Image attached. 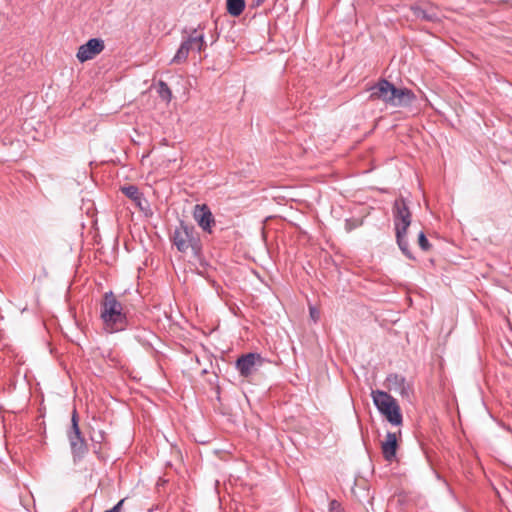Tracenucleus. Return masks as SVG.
<instances>
[{
  "instance_id": "f257e3e1",
  "label": "nucleus",
  "mask_w": 512,
  "mask_h": 512,
  "mask_svg": "<svg viewBox=\"0 0 512 512\" xmlns=\"http://www.w3.org/2000/svg\"><path fill=\"white\" fill-rule=\"evenodd\" d=\"M100 319L108 333L124 331L130 326L127 313L123 305L117 300L112 291L106 292L100 304Z\"/></svg>"
},
{
  "instance_id": "f03ea898",
  "label": "nucleus",
  "mask_w": 512,
  "mask_h": 512,
  "mask_svg": "<svg viewBox=\"0 0 512 512\" xmlns=\"http://www.w3.org/2000/svg\"><path fill=\"white\" fill-rule=\"evenodd\" d=\"M393 222L395 227L396 242L402 253L411 260H415L407 239V230L411 225L412 213L403 196L395 199L392 207Z\"/></svg>"
},
{
  "instance_id": "7ed1b4c3",
  "label": "nucleus",
  "mask_w": 512,
  "mask_h": 512,
  "mask_svg": "<svg viewBox=\"0 0 512 512\" xmlns=\"http://www.w3.org/2000/svg\"><path fill=\"white\" fill-rule=\"evenodd\" d=\"M173 245L181 253L190 251L192 255L199 258L202 254V242L195 227L184 221H180L170 236Z\"/></svg>"
},
{
  "instance_id": "20e7f679",
  "label": "nucleus",
  "mask_w": 512,
  "mask_h": 512,
  "mask_svg": "<svg viewBox=\"0 0 512 512\" xmlns=\"http://www.w3.org/2000/svg\"><path fill=\"white\" fill-rule=\"evenodd\" d=\"M371 396L374 405L389 423L395 426L402 424L401 409L395 398L382 390L372 391Z\"/></svg>"
},
{
  "instance_id": "39448f33",
  "label": "nucleus",
  "mask_w": 512,
  "mask_h": 512,
  "mask_svg": "<svg viewBox=\"0 0 512 512\" xmlns=\"http://www.w3.org/2000/svg\"><path fill=\"white\" fill-rule=\"evenodd\" d=\"M264 363V359L258 353H247L236 361V368L242 377H249L255 373Z\"/></svg>"
},
{
  "instance_id": "423d86ee",
  "label": "nucleus",
  "mask_w": 512,
  "mask_h": 512,
  "mask_svg": "<svg viewBox=\"0 0 512 512\" xmlns=\"http://www.w3.org/2000/svg\"><path fill=\"white\" fill-rule=\"evenodd\" d=\"M410 10L416 19L431 23H439L441 21L438 7L430 1L424 2L422 5L413 4L410 6Z\"/></svg>"
},
{
  "instance_id": "0eeeda50",
  "label": "nucleus",
  "mask_w": 512,
  "mask_h": 512,
  "mask_svg": "<svg viewBox=\"0 0 512 512\" xmlns=\"http://www.w3.org/2000/svg\"><path fill=\"white\" fill-rule=\"evenodd\" d=\"M105 48L104 41L99 38H91L85 44L78 48L76 57L80 62L93 59L100 54Z\"/></svg>"
},
{
  "instance_id": "6e6552de",
  "label": "nucleus",
  "mask_w": 512,
  "mask_h": 512,
  "mask_svg": "<svg viewBox=\"0 0 512 512\" xmlns=\"http://www.w3.org/2000/svg\"><path fill=\"white\" fill-rule=\"evenodd\" d=\"M193 217L204 232L212 234L215 218L206 204H197L194 207Z\"/></svg>"
},
{
  "instance_id": "1a4fd4ad",
  "label": "nucleus",
  "mask_w": 512,
  "mask_h": 512,
  "mask_svg": "<svg viewBox=\"0 0 512 512\" xmlns=\"http://www.w3.org/2000/svg\"><path fill=\"white\" fill-rule=\"evenodd\" d=\"M120 191L134 202L136 207L145 212L149 210V203L136 185L122 186Z\"/></svg>"
},
{
  "instance_id": "9d476101",
  "label": "nucleus",
  "mask_w": 512,
  "mask_h": 512,
  "mask_svg": "<svg viewBox=\"0 0 512 512\" xmlns=\"http://www.w3.org/2000/svg\"><path fill=\"white\" fill-rule=\"evenodd\" d=\"M392 83L385 78L379 79L373 86L369 88L371 101L380 100L387 105L389 91Z\"/></svg>"
},
{
  "instance_id": "9b49d317",
  "label": "nucleus",
  "mask_w": 512,
  "mask_h": 512,
  "mask_svg": "<svg viewBox=\"0 0 512 512\" xmlns=\"http://www.w3.org/2000/svg\"><path fill=\"white\" fill-rule=\"evenodd\" d=\"M398 449L397 437L393 432H388L386 440L382 442L381 450L383 457L386 461L392 462L396 458V452Z\"/></svg>"
},
{
  "instance_id": "f8f14e48",
  "label": "nucleus",
  "mask_w": 512,
  "mask_h": 512,
  "mask_svg": "<svg viewBox=\"0 0 512 512\" xmlns=\"http://www.w3.org/2000/svg\"><path fill=\"white\" fill-rule=\"evenodd\" d=\"M387 382L391 389L399 392L403 397H409L411 386L407 383L404 376L399 374H390L387 377Z\"/></svg>"
},
{
  "instance_id": "ddd939ff",
  "label": "nucleus",
  "mask_w": 512,
  "mask_h": 512,
  "mask_svg": "<svg viewBox=\"0 0 512 512\" xmlns=\"http://www.w3.org/2000/svg\"><path fill=\"white\" fill-rule=\"evenodd\" d=\"M74 461L80 460L88 452L87 443L83 435L68 438Z\"/></svg>"
},
{
  "instance_id": "4468645a",
  "label": "nucleus",
  "mask_w": 512,
  "mask_h": 512,
  "mask_svg": "<svg viewBox=\"0 0 512 512\" xmlns=\"http://www.w3.org/2000/svg\"><path fill=\"white\" fill-rule=\"evenodd\" d=\"M416 100L415 93L409 88H398L397 97L392 107H408Z\"/></svg>"
},
{
  "instance_id": "2eb2a0df",
  "label": "nucleus",
  "mask_w": 512,
  "mask_h": 512,
  "mask_svg": "<svg viewBox=\"0 0 512 512\" xmlns=\"http://www.w3.org/2000/svg\"><path fill=\"white\" fill-rule=\"evenodd\" d=\"M184 41L189 42V45H192L193 49L198 52H201L206 47L204 35L202 33L198 34L197 29H193L189 37Z\"/></svg>"
},
{
  "instance_id": "dca6fc26",
  "label": "nucleus",
  "mask_w": 512,
  "mask_h": 512,
  "mask_svg": "<svg viewBox=\"0 0 512 512\" xmlns=\"http://www.w3.org/2000/svg\"><path fill=\"white\" fill-rule=\"evenodd\" d=\"M191 50H194L192 45H189V42L183 41L180 47L178 48L175 56L171 60V63L180 64L185 62Z\"/></svg>"
},
{
  "instance_id": "f3484780",
  "label": "nucleus",
  "mask_w": 512,
  "mask_h": 512,
  "mask_svg": "<svg viewBox=\"0 0 512 512\" xmlns=\"http://www.w3.org/2000/svg\"><path fill=\"white\" fill-rule=\"evenodd\" d=\"M226 8L231 16L237 17L244 11L245 0H227Z\"/></svg>"
},
{
  "instance_id": "a211bd4d",
  "label": "nucleus",
  "mask_w": 512,
  "mask_h": 512,
  "mask_svg": "<svg viewBox=\"0 0 512 512\" xmlns=\"http://www.w3.org/2000/svg\"><path fill=\"white\" fill-rule=\"evenodd\" d=\"M81 435H82V433H81V430L79 427V416H78L77 410L74 409L72 412V415H71V426H70L69 430L67 431V437L68 438L78 437Z\"/></svg>"
},
{
  "instance_id": "6ab92c4d",
  "label": "nucleus",
  "mask_w": 512,
  "mask_h": 512,
  "mask_svg": "<svg viewBox=\"0 0 512 512\" xmlns=\"http://www.w3.org/2000/svg\"><path fill=\"white\" fill-rule=\"evenodd\" d=\"M157 92L159 94V97L166 101V102H170L171 99H172V92H171V89L169 88V86L167 85L166 82L160 80L158 82V89H157Z\"/></svg>"
},
{
  "instance_id": "aec40b11",
  "label": "nucleus",
  "mask_w": 512,
  "mask_h": 512,
  "mask_svg": "<svg viewBox=\"0 0 512 512\" xmlns=\"http://www.w3.org/2000/svg\"><path fill=\"white\" fill-rule=\"evenodd\" d=\"M418 245L425 252L429 251L431 248V244L429 243L424 232H420L418 235Z\"/></svg>"
},
{
  "instance_id": "412c9836",
  "label": "nucleus",
  "mask_w": 512,
  "mask_h": 512,
  "mask_svg": "<svg viewBox=\"0 0 512 512\" xmlns=\"http://www.w3.org/2000/svg\"><path fill=\"white\" fill-rule=\"evenodd\" d=\"M329 512H345L341 503L337 500H331L329 503Z\"/></svg>"
},
{
  "instance_id": "4be33fe9",
  "label": "nucleus",
  "mask_w": 512,
  "mask_h": 512,
  "mask_svg": "<svg viewBox=\"0 0 512 512\" xmlns=\"http://www.w3.org/2000/svg\"><path fill=\"white\" fill-rule=\"evenodd\" d=\"M397 87L392 83L390 91H389V98L387 101V105L392 106L395 102V99L397 97Z\"/></svg>"
},
{
  "instance_id": "5701e85b",
  "label": "nucleus",
  "mask_w": 512,
  "mask_h": 512,
  "mask_svg": "<svg viewBox=\"0 0 512 512\" xmlns=\"http://www.w3.org/2000/svg\"><path fill=\"white\" fill-rule=\"evenodd\" d=\"M360 225V222L356 219H347L345 223V227L347 231H351L354 228L358 227Z\"/></svg>"
},
{
  "instance_id": "b1692460",
  "label": "nucleus",
  "mask_w": 512,
  "mask_h": 512,
  "mask_svg": "<svg viewBox=\"0 0 512 512\" xmlns=\"http://www.w3.org/2000/svg\"><path fill=\"white\" fill-rule=\"evenodd\" d=\"M93 442L101 443L105 440V433L103 431H98L97 434H93L91 436Z\"/></svg>"
},
{
  "instance_id": "393cba45",
  "label": "nucleus",
  "mask_w": 512,
  "mask_h": 512,
  "mask_svg": "<svg viewBox=\"0 0 512 512\" xmlns=\"http://www.w3.org/2000/svg\"><path fill=\"white\" fill-rule=\"evenodd\" d=\"M123 503L124 499H121L116 505H114L111 509L106 510L105 512H121Z\"/></svg>"
},
{
  "instance_id": "a878e982",
  "label": "nucleus",
  "mask_w": 512,
  "mask_h": 512,
  "mask_svg": "<svg viewBox=\"0 0 512 512\" xmlns=\"http://www.w3.org/2000/svg\"><path fill=\"white\" fill-rule=\"evenodd\" d=\"M310 316L315 322L319 319V312L316 308L310 307Z\"/></svg>"
},
{
  "instance_id": "bb28decb",
  "label": "nucleus",
  "mask_w": 512,
  "mask_h": 512,
  "mask_svg": "<svg viewBox=\"0 0 512 512\" xmlns=\"http://www.w3.org/2000/svg\"><path fill=\"white\" fill-rule=\"evenodd\" d=\"M265 0H257V5H260L264 2Z\"/></svg>"
},
{
  "instance_id": "cd10ccee",
  "label": "nucleus",
  "mask_w": 512,
  "mask_h": 512,
  "mask_svg": "<svg viewBox=\"0 0 512 512\" xmlns=\"http://www.w3.org/2000/svg\"><path fill=\"white\" fill-rule=\"evenodd\" d=\"M198 28H199V29H204V27H202V25H201V24H199V25H198Z\"/></svg>"
}]
</instances>
